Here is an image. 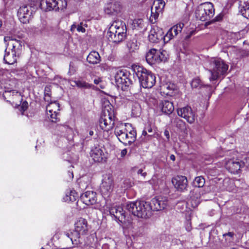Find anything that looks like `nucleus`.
Here are the masks:
<instances>
[{
  "instance_id": "nucleus-49",
  "label": "nucleus",
  "mask_w": 249,
  "mask_h": 249,
  "mask_svg": "<svg viewBox=\"0 0 249 249\" xmlns=\"http://www.w3.org/2000/svg\"><path fill=\"white\" fill-rule=\"evenodd\" d=\"M28 107V103L27 101H25L22 103L20 108H21V110L23 111H24L26 110H27Z\"/></svg>"
},
{
  "instance_id": "nucleus-25",
  "label": "nucleus",
  "mask_w": 249,
  "mask_h": 249,
  "mask_svg": "<svg viewBox=\"0 0 249 249\" xmlns=\"http://www.w3.org/2000/svg\"><path fill=\"white\" fill-rule=\"evenodd\" d=\"M29 5H24L20 7L18 11V16L20 21L26 23L29 21V18L32 14V11L29 9Z\"/></svg>"
},
{
  "instance_id": "nucleus-44",
  "label": "nucleus",
  "mask_w": 249,
  "mask_h": 249,
  "mask_svg": "<svg viewBox=\"0 0 249 249\" xmlns=\"http://www.w3.org/2000/svg\"><path fill=\"white\" fill-rule=\"evenodd\" d=\"M191 84L193 88H200L203 86L201 80L198 78H194L192 80Z\"/></svg>"
},
{
  "instance_id": "nucleus-19",
  "label": "nucleus",
  "mask_w": 249,
  "mask_h": 249,
  "mask_svg": "<svg viewBox=\"0 0 249 249\" xmlns=\"http://www.w3.org/2000/svg\"><path fill=\"white\" fill-rule=\"evenodd\" d=\"M111 26L115 27V30L119 34L118 41H122L126 36V27L125 23L122 21H115Z\"/></svg>"
},
{
  "instance_id": "nucleus-12",
  "label": "nucleus",
  "mask_w": 249,
  "mask_h": 249,
  "mask_svg": "<svg viewBox=\"0 0 249 249\" xmlns=\"http://www.w3.org/2000/svg\"><path fill=\"white\" fill-rule=\"evenodd\" d=\"M132 124L129 123L118 124L115 127L114 133L119 141L123 143L126 141V134L128 133V130L131 129Z\"/></svg>"
},
{
  "instance_id": "nucleus-61",
  "label": "nucleus",
  "mask_w": 249,
  "mask_h": 249,
  "mask_svg": "<svg viewBox=\"0 0 249 249\" xmlns=\"http://www.w3.org/2000/svg\"><path fill=\"white\" fill-rule=\"evenodd\" d=\"M94 134V132L92 130H90L89 132V134L90 136H92Z\"/></svg>"
},
{
  "instance_id": "nucleus-50",
  "label": "nucleus",
  "mask_w": 249,
  "mask_h": 249,
  "mask_svg": "<svg viewBox=\"0 0 249 249\" xmlns=\"http://www.w3.org/2000/svg\"><path fill=\"white\" fill-rule=\"evenodd\" d=\"M102 83V80L100 78H97L94 80V83L97 85H99V87L103 89V87L101 86V83Z\"/></svg>"
},
{
  "instance_id": "nucleus-45",
  "label": "nucleus",
  "mask_w": 249,
  "mask_h": 249,
  "mask_svg": "<svg viewBox=\"0 0 249 249\" xmlns=\"http://www.w3.org/2000/svg\"><path fill=\"white\" fill-rule=\"evenodd\" d=\"M174 123L175 124L177 127L179 129H182L185 125L184 122L178 118H176L174 120Z\"/></svg>"
},
{
  "instance_id": "nucleus-24",
  "label": "nucleus",
  "mask_w": 249,
  "mask_h": 249,
  "mask_svg": "<svg viewBox=\"0 0 249 249\" xmlns=\"http://www.w3.org/2000/svg\"><path fill=\"white\" fill-rule=\"evenodd\" d=\"M110 214L113 216L116 220L123 222L125 219V213L120 206H114L109 208Z\"/></svg>"
},
{
  "instance_id": "nucleus-60",
  "label": "nucleus",
  "mask_w": 249,
  "mask_h": 249,
  "mask_svg": "<svg viewBox=\"0 0 249 249\" xmlns=\"http://www.w3.org/2000/svg\"><path fill=\"white\" fill-rule=\"evenodd\" d=\"M170 158L173 161L175 160L176 159V157L174 155H171L170 157Z\"/></svg>"
},
{
  "instance_id": "nucleus-53",
  "label": "nucleus",
  "mask_w": 249,
  "mask_h": 249,
  "mask_svg": "<svg viewBox=\"0 0 249 249\" xmlns=\"http://www.w3.org/2000/svg\"><path fill=\"white\" fill-rule=\"evenodd\" d=\"M185 228H186V230L188 231H190L191 230V223L189 222V221H187L186 224V226H185Z\"/></svg>"
},
{
  "instance_id": "nucleus-38",
  "label": "nucleus",
  "mask_w": 249,
  "mask_h": 249,
  "mask_svg": "<svg viewBox=\"0 0 249 249\" xmlns=\"http://www.w3.org/2000/svg\"><path fill=\"white\" fill-rule=\"evenodd\" d=\"M46 9L51 11L55 10L56 11V7L57 6L56 0H46Z\"/></svg>"
},
{
  "instance_id": "nucleus-5",
  "label": "nucleus",
  "mask_w": 249,
  "mask_h": 249,
  "mask_svg": "<svg viewBox=\"0 0 249 249\" xmlns=\"http://www.w3.org/2000/svg\"><path fill=\"white\" fill-rule=\"evenodd\" d=\"M114 124V111L111 108V106H108L103 110L99 120V126L102 130L108 131L112 129Z\"/></svg>"
},
{
  "instance_id": "nucleus-34",
  "label": "nucleus",
  "mask_w": 249,
  "mask_h": 249,
  "mask_svg": "<svg viewBox=\"0 0 249 249\" xmlns=\"http://www.w3.org/2000/svg\"><path fill=\"white\" fill-rule=\"evenodd\" d=\"M78 197V195L75 191H71L66 194L64 199L65 201L73 202L76 200Z\"/></svg>"
},
{
  "instance_id": "nucleus-27",
  "label": "nucleus",
  "mask_w": 249,
  "mask_h": 249,
  "mask_svg": "<svg viewBox=\"0 0 249 249\" xmlns=\"http://www.w3.org/2000/svg\"><path fill=\"white\" fill-rule=\"evenodd\" d=\"M177 86L173 83H169L163 84L161 86V90L167 95L173 96L175 91L177 90Z\"/></svg>"
},
{
  "instance_id": "nucleus-23",
  "label": "nucleus",
  "mask_w": 249,
  "mask_h": 249,
  "mask_svg": "<svg viewBox=\"0 0 249 249\" xmlns=\"http://www.w3.org/2000/svg\"><path fill=\"white\" fill-rule=\"evenodd\" d=\"M74 230L82 235L86 234L89 231L87 220L83 218L77 219L74 224Z\"/></svg>"
},
{
  "instance_id": "nucleus-59",
  "label": "nucleus",
  "mask_w": 249,
  "mask_h": 249,
  "mask_svg": "<svg viewBox=\"0 0 249 249\" xmlns=\"http://www.w3.org/2000/svg\"><path fill=\"white\" fill-rule=\"evenodd\" d=\"M164 135L166 137L167 139L169 138V132L167 130L165 131L164 132Z\"/></svg>"
},
{
  "instance_id": "nucleus-22",
  "label": "nucleus",
  "mask_w": 249,
  "mask_h": 249,
  "mask_svg": "<svg viewBox=\"0 0 249 249\" xmlns=\"http://www.w3.org/2000/svg\"><path fill=\"white\" fill-rule=\"evenodd\" d=\"M90 156L95 162H105L107 159L103 149L99 146H96L91 149Z\"/></svg>"
},
{
  "instance_id": "nucleus-7",
  "label": "nucleus",
  "mask_w": 249,
  "mask_h": 249,
  "mask_svg": "<svg viewBox=\"0 0 249 249\" xmlns=\"http://www.w3.org/2000/svg\"><path fill=\"white\" fill-rule=\"evenodd\" d=\"M166 52L164 50H158L155 49L150 50L146 53L145 58L150 65L159 64L166 59Z\"/></svg>"
},
{
  "instance_id": "nucleus-40",
  "label": "nucleus",
  "mask_w": 249,
  "mask_h": 249,
  "mask_svg": "<svg viewBox=\"0 0 249 249\" xmlns=\"http://www.w3.org/2000/svg\"><path fill=\"white\" fill-rule=\"evenodd\" d=\"M16 96L20 98V93L15 90H12L10 91L6 90L3 94V97L5 99L7 97Z\"/></svg>"
},
{
  "instance_id": "nucleus-36",
  "label": "nucleus",
  "mask_w": 249,
  "mask_h": 249,
  "mask_svg": "<svg viewBox=\"0 0 249 249\" xmlns=\"http://www.w3.org/2000/svg\"><path fill=\"white\" fill-rule=\"evenodd\" d=\"M189 202L192 207L194 208L196 207L200 202V195L196 194V196H191Z\"/></svg>"
},
{
  "instance_id": "nucleus-51",
  "label": "nucleus",
  "mask_w": 249,
  "mask_h": 249,
  "mask_svg": "<svg viewBox=\"0 0 249 249\" xmlns=\"http://www.w3.org/2000/svg\"><path fill=\"white\" fill-rule=\"evenodd\" d=\"M153 135V134H152L148 135L147 130H146L145 128L144 129V130H143L142 133V135H143L144 136H147V139H148V140H149L150 138H151V136Z\"/></svg>"
},
{
  "instance_id": "nucleus-57",
  "label": "nucleus",
  "mask_w": 249,
  "mask_h": 249,
  "mask_svg": "<svg viewBox=\"0 0 249 249\" xmlns=\"http://www.w3.org/2000/svg\"><path fill=\"white\" fill-rule=\"evenodd\" d=\"M127 153V150L126 149H124L122 150L121 152V156L124 157V156Z\"/></svg>"
},
{
  "instance_id": "nucleus-16",
  "label": "nucleus",
  "mask_w": 249,
  "mask_h": 249,
  "mask_svg": "<svg viewBox=\"0 0 249 249\" xmlns=\"http://www.w3.org/2000/svg\"><path fill=\"white\" fill-rule=\"evenodd\" d=\"M172 182L175 188L180 192L186 190L188 186L187 178L184 176H177L173 178Z\"/></svg>"
},
{
  "instance_id": "nucleus-42",
  "label": "nucleus",
  "mask_w": 249,
  "mask_h": 249,
  "mask_svg": "<svg viewBox=\"0 0 249 249\" xmlns=\"http://www.w3.org/2000/svg\"><path fill=\"white\" fill-rule=\"evenodd\" d=\"M57 6L56 7V11L59 10L65 9L67 6V2L66 0H56Z\"/></svg>"
},
{
  "instance_id": "nucleus-18",
  "label": "nucleus",
  "mask_w": 249,
  "mask_h": 249,
  "mask_svg": "<svg viewBox=\"0 0 249 249\" xmlns=\"http://www.w3.org/2000/svg\"><path fill=\"white\" fill-rule=\"evenodd\" d=\"M122 5L120 2L113 1L107 3L105 7V12L110 15H116L121 11Z\"/></svg>"
},
{
  "instance_id": "nucleus-31",
  "label": "nucleus",
  "mask_w": 249,
  "mask_h": 249,
  "mask_svg": "<svg viewBox=\"0 0 249 249\" xmlns=\"http://www.w3.org/2000/svg\"><path fill=\"white\" fill-rule=\"evenodd\" d=\"M115 27L113 26L110 27L109 31L107 32V36L109 41L118 43L121 41H118V37L119 34L117 31L115 30Z\"/></svg>"
},
{
  "instance_id": "nucleus-55",
  "label": "nucleus",
  "mask_w": 249,
  "mask_h": 249,
  "mask_svg": "<svg viewBox=\"0 0 249 249\" xmlns=\"http://www.w3.org/2000/svg\"><path fill=\"white\" fill-rule=\"evenodd\" d=\"M124 183L126 184V185H125L124 186V187L125 188H127L131 186L130 185V182H129V181L128 180H127V179L124 180Z\"/></svg>"
},
{
  "instance_id": "nucleus-11",
  "label": "nucleus",
  "mask_w": 249,
  "mask_h": 249,
  "mask_svg": "<svg viewBox=\"0 0 249 249\" xmlns=\"http://www.w3.org/2000/svg\"><path fill=\"white\" fill-rule=\"evenodd\" d=\"M165 5V2L163 0H157L153 2L151 8V16L150 20L154 23L156 21L160 13H162Z\"/></svg>"
},
{
  "instance_id": "nucleus-37",
  "label": "nucleus",
  "mask_w": 249,
  "mask_h": 249,
  "mask_svg": "<svg viewBox=\"0 0 249 249\" xmlns=\"http://www.w3.org/2000/svg\"><path fill=\"white\" fill-rule=\"evenodd\" d=\"M127 47L129 50V52H134L138 49V45L137 44V40L135 39H133L128 41L127 43Z\"/></svg>"
},
{
  "instance_id": "nucleus-6",
  "label": "nucleus",
  "mask_w": 249,
  "mask_h": 249,
  "mask_svg": "<svg viewBox=\"0 0 249 249\" xmlns=\"http://www.w3.org/2000/svg\"><path fill=\"white\" fill-rule=\"evenodd\" d=\"M214 14L213 4L210 2L200 4L196 8L195 11L196 17L197 19L204 21L210 20Z\"/></svg>"
},
{
  "instance_id": "nucleus-56",
  "label": "nucleus",
  "mask_w": 249,
  "mask_h": 249,
  "mask_svg": "<svg viewBox=\"0 0 249 249\" xmlns=\"http://www.w3.org/2000/svg\"><path fill=\"white\" fill-rule=\"evenodd\" d=\"M138 174L142 175V176L144 177H145L147 175L146 172H143V170L142 169H139L138 171Z\"/></svg>"
},
{
  "instance_id": "nucleus-54",
  "label": "nucleus",
  "mask_w": 249,
  "mask_h": 249,
  "mask_svg": "<svg viewBox=\"0 0 249 249\" xmlns=\"http://www.w3.org/2000/svg\"><path fill=\"white\" fill-rule=\"evenodd\" d=\"M145 129L147 130V133L148 132L150 134L153 133V129L150 125L145 127Z\"/></svg>"
},
{
  "instance_id": "nucleus-47",
  "label": "nucleus",
  "mask_w": 249,
  "mask_h": 249,
  "mask_svg": "<svg viewBox=\"0 0 249 249\" xmlns=\"http://www.w3.org/2000/svg\"><path fill=\"white\" fill-rule=\"evenodd\" d=\"M51 89L49 87H46L44 90V99L46 101L49 102L51 96Z\"/></svg>"
},
{
  "instance_id": "nucleus-32",
  "label": "nucleus",
  "mask_w": 249,
  "mask_h": 249,
  "mask_svg": "<svg viewBox=\"0 0 249 249\" xmlns=\"http://www.w3.org/2000/svg\"><path fill=\"white\" fill-rule=\"evenodd\" d=\"M66 235L71 241L72 243L74 245H77L80 243V238L82 235L79 233L74 231L73 232H67Z\"/></svg>"
},
{
  "instance_id": "nucleus-52",
  "label": "nucleus",
  "mask_w": 249,
  "mask_h": 249,
  "mask_svg": "<svg viewBox=\"0 0 249 249\" xmlns=\"http://www.w3.org/2000/svg\"><path fill=\"white\" fill-rule=\"evenodd\" d=\"M135 107L137 108V110L135 111V110L133 108H132V112H133V113L135 114L136 115H137L138 114V113H139V111H140L139 105H138V104H136L135 105Z\"/></svg>"
},
{
  "instance_id": "nucleus-62",
  "label": "nucleus",
  "mask_w": 249,
  "mask_h": 249,
  "mask_svg": "<svg viewBox=\"0 0 249 249\" xmlns=\"http://www.w3.org/2000/svg\"><path fill=\"white\" fill-rule=\"evenodd\" d=\"M4 72L3 69H0V75H2Z\"/></svg>"
},
{
  "instance_id": "nucleus-15",
  "label": "nucleus",
  "mask_w": 249,
  "mask_h": 249,
  "mask_svg": "<svg viewBox=\"0 0 249 249\" xmlns=\"http://www.w3.org/2000/svg\"><path fill=\"white\" fill-rule=\"evenodd\" d=\"M178 114L185 119L189 123L192 124L195 120V113L189 106L178 109Z\"/></svg>"
},
{
  "instance_id": "nucleus-17",
  "label": "nucleus",
  "mask_w": 249,
  "mask_h": 249,
  "mask_svg": "<svg viewBox=\"0 0 249 249\" xmlns=\"http://www.w3.org/2000/svg\"><path fill=\"white\" fill-rule=\"evenodd\" d=\"M184 27V24L179 23L171 28L165 35H163V41L164 43L169 42L170 40L176 36L180 33Z\"/></svg>"
},
{
  "instance_id": "nucleus-30",
  "label": "nucleus",
  "mask_w": 249,
  "mask_h": 249,
  "mask_svg": "<svg viewBox=\"0 0 249 249\" xmlns=\"http://www.w3.org/2000/svg\"><path fill=\"white\" fill-rule=\"evenodd\" d=\"M87 60L90 64H97L100 62L101 57L97 52L92 51L88 55Z\"/></svg>"
},
{
  "instance_id": "nucleus-2",
  "label": "nucleus",
  "mask_w": 249,
  "mask_h": 249,
  "mask_svg": "<svg viewBox=\"0 0 249 249\" xmlns=\"http://www.w3.org/2000/svg\"><path fill=\"white\" fill-rule=\"evenodd\" d=\"M148 201L143 200L129 202L126 209L134 216L139 218H147L152 215V207Z\"/></svg>"
},
{
  "instance_id": "nucleus-28",
  "label": "nucleus",
  "mask_w": 249,
  "mask_h": 249,
  "mask_svg": "<svg viewBox=\"0 0 249 249\" xmlns=\"http://www.w3.org/2000/svg\"><path fill=\"white\" fill-rule=\"evenodd\" d=\"M160 107L162 112L166 114H171L174 110L173 104L167 100L162 101L160 104Z\"/></svg>"
},
{
  "instance_id": "nucleus-35",
  "label": "nucleus",
  "mask_w": 249,
  "mask_h": 249,
  "mask_svg": "<svg viewBox=\"0 0 249 249\" xmlns=\"http://www.w3.org/2000/svg\"><path fill=\"white\" fill-rule=\"evenodd\" d=\"M205 183V180L202 176L196 177L193 182L194 186L198 188L203 187Z\"/></svg>"
},
{
  "instance_id": "nucleus-13",
  "label": "nucleus",
  "mask_w": 249,
  "mask_h": 249,
  "mask_svg": "<svg viewBox=\"0 0 249 249\" xmlns=\"http://www.w3.org/2000/svg\"><path fill=\"white\" fill-rule=\"evenodd\" d=\"M59 104L56 102H51L46 107L47 116L52 122L56 123L59 121L57 112L59 110Z\"/></svg>"
},
{
  "instance_id": "nucleus-39",
  "label": "nucleus",
  "mask_w": 249,
  "mask_h": 249,
  "mask_svg": "<svg viewBox=\"0 0 249 249\" xmlns=\"http://www.w3.org/2000/svg\"><path fill=\"white\" fill-rule=\"evenodd\" d=\"M44 0L40 1V0H30L29 7L30 8H33L34 9H37L38 7H40L42 9V4Z\"/></svg>"
},
{
  "instance_id": "nucleus-63",
  "label": "nucleus",
  "mask_w": 249,
  "mask_h": 249,
  "mask_svg": "<svg viewBox=\"0 0 249 249\" xmlns=\"http://www.w3.org/2000/svg\"><path fill=\"white\" fill-rule=\"evenodd\" d=\"M88 249H95L92 247H89Z\"/></svg>"
},
{
  "instance_id": "nucleus-29",
  "label": "nucleus",
  "mask_w": 249,
  "mask_h": 249,
  "mask_svg": "<svg viewBox=\"0 0 249 249\" xmlns=\"http://www.w3.org/2000/svg\"><path fill=\"white\" fill-rule=\"evenodd\" d=\"M128 133H126V141L123 142V144L125 145H130L134 142L136 140V131L134 128L131 127V129L128 130Z\"/></svg>"
},
{
  "instance_id": "nucleus-33",
  "label": "nucleus",
  "mask_w": 249,
  "mask_h": 249,
  "mask_svg": "<svg viewBox=\"0 0 249 249\" xmlns=\"http://www.w3.org/2000/svg\"><path fill=\"white\" fill-rule=\"evenodd\" d=\"M87 27V25L86 22H80L79 23L77 24L76 23H74L71 26V31L73 32L74 31L75 29H76L77 31L78 32L85 33L86 31L85 27Z\"/></svg>"
},
{
  "instance_id": "nucleus-48",
  "label": "nucleus",
  "mask_w": 249,
  "mask_h": 249,
  "mask_svg": "<svg viewBox=\"0 0 249 249\" xmlns=\"http://www.w3.org/2000/svg\"><path fill=\"white\" fill-rule=\"evenodd\" d=\"M134 24L135 27L137 26L142 28V25L143 24V20L142 19H138L137 20H136L134 22Z\"/></svg>"
},
{
  "instance_id": "nucleus-26",
  "label": "nucleus",
  "mask_w": 249,
  "mask_h": 249,
  "mask_svg": "<svg viewBox=\"0 0 249 249\" xmlns=\"http://www.w3.org/2000/svg\"><path fill=\"white\" fill-rule=\"evenodd\" d=\"M239 12L242 15L249 18V0H240L239 4Z\"/></svg>"
},
{
  "instance_id": "nucleus-41",
  "label": "nucleus",
  "mask_w": 249,
  "mask_h": 249,
  "mask_svg": "<svg viewBox=\"0 0 249 249\" xmlns=\"http://www.w3.org/2000/svg\"><path fill=\"white\" fill-rule=\"evenodd\" d=\"M76 84L77 87L80 88L84 89H93L94 87V85L89 84L84 81H77L76 82Z\"/></svg>"
},
{
  "instance_id": "nucleus-9",
  "label": "nucleus",
  "mask_w": 249,
  "mask_h": 249,
  "mask_svg": "<svg viewBox=\"0 0 249 249\" xmlns=\"http://www.w3.org/2000/svg\"><path fill=\"white\" fill-rule=\"evenodd\" d=\"M249 158L245 159L244 161L239 159H230L226 161L225 164L226 168L231 173L237 174L244 166H249Z\"/></svg>"
},
{
  "instance_id": "nucleus-8",
  "label": "nucleus",
  "mask_w": 249,
  "mask_h": 249,
  "mask_svg": "<svg viewBox=\"0 0 249 249\" xmlns=\"http://www.w3.org/2000/svg\"><path fill=\"white\" fill-rule=\"evenodd\" d=\"M129 73L123 70H118L115 75V80L118 88L125 90L128 87L132 84V81L128 78Z\"/></svg>"
},
{
  "instance_id": "nucleus-46",
  "label": "nucleus",
  "mask_w": 249,
  "mask_h": 249,
  "mask_svg": "<svg viewBox=\"0 0 249 249\" xmlns=\"http://www.w3.org/2000/svg\"><path fill=\"white\" fill-rule=\"evenodd\" d=\"M115 245L113 241H110L108 243L104 244L102 246V249H115Z\"/></svg>"
},
{
  "instance_id": "nucleus-14",
  "label": "nucleus",
  "mask_w": 249,
  "mask_h": 249,
  "mask_svg": "<svg viewBox=\"0 0 249 249\" xmlns=\"http://www.w3.org/2000/svg\"><path fill=\"white\" fill-rule=\"evenodd\" d=\"M152 207V212L161 211L164 209L167 205L168 199L166 197L156 196L149 202Z\"/></svg>"
},
{
  "instance_id": "nucleus-43",
  "label": "nucleus",
  "mask_w": 249,
  "mask_h": 249,
  "mask_svg": "<svg viewBox=\"0 0 249 249\" xmlns=\"http://www.w3.org/2000/svg\"><path fill=\"white\" fill-rule=\"evenodd\" d=\"M78 68V62L76 61L71 62L69 66V73L71 75L73 74L76 71Z\"/></svg>"
},
{
  "instance_id": "nucleus-21",
  "label": "nucleus",
  "mask_w": 249,
  "mask_h": 249,
  "mask_svg": "<svg viewBox=\"0 0 249 249\" xmlns=\"http://www.w3.org/2000/svg\"><path fill=\"white\" fill-rule=\"evenodd\" d=\"M148 37L150 41L153 43L163 40V31L162 29L157 26H154L149 32Z\"/></svg>"
},
{
  "instance_id": "nucleus-10",
  "label": "nucleus",
  "mask_w": 249,
  "mask_h": 249,
  "mask_svg": "<svg viewBox=\"0 0 249 249\" xmlns=\"http://www.w3.org/2000/svg\"><path fill=\"white\" fill-rule=\"evenodd\" d=\"M114 187L113 178L110 174H106L103 176L102 183L101 186V192L105 196H108Z\"/></svg>"
},
{
  "instance_id": "nucleus-4",
  "label": "nucleus",
  "mask_w": 249,
  "mask_h": 249,
  "mask_svg": "<svg viewBox=\"0 0 249 249\" xmlns=\"http://www.w3.org/2000/svg\"><path fill=\"white\" fill-rule=\"evenodd\" d=\"M228 65L226 64L221 59H213L210 62V70L211 74L210 80H216L221 75H224L228 69Z\"/></svg>"
},
{
  "instance_id": "nucleus-64",
  "label": "nucleus",
  "mask_w": 249,
  "mask_h": 249,
  "mask_svg": "<svg viewBox=\"0 0 249 249\" xmlns=\"http://www.w3.org/2000/svg\"><path fill=\"white\" fill-rule=\"evenodd\" d=\"M2 25V21L1 20H0V27Z\"/></svg>"
},
{
  "instance_id": "nucleus-20",
  "label": "nucleus",
  "mask_w": 249,
  "mask_h": 249,
  "mask_svg": "<svg viewBox=\"0 0 249 249\" xmlns=\"http://www.w3.org/2000/svg\"><path fill=\"white\" fill-rule=\"evenodd\" d=\"M97 194L92 191H87L80 196L81 200L87 205H93L97 202Z\"/></svg>"
},
{
  "instance_id": "nucleus-3",
  "label": "nucleus",
  "mask_w": 249,
  "mask_h": 249,
  "mask_svg": "<svg viewBox=\"0 0 249 249\" xmlns=\"http://www.w3.org/2000/svg\"><path fill=\"white\" fill-rule=\"evenodd\" d=\"M133 70L143 88H151L155 84L156 76L151 71L141 66H136Z\"/></svg>"
},
{
  "instance_id": "nucleus-1",
  "label": "nucleus",
  "mask_w": 249,
  "mask_h": 249,
  "mask_svg": "<svg viewBox=\"0 0 249 249\" xmlns=\"http://www.w3.org/2000/svg\"><path fill=\"white\" fill-rule=\"evenodd\" d=\"M4 40L8 42L7 46L9 48H6L5 50L3 60L5 63L12 65L17 62L22 48L21 42L11 36H5Z\"/></svg>"
},
{
  "instance_id": "nucleus-58",
  "label": "nucleus",
  "mask_w": 249,
  "mask_h": 249,
  "mask_svg": "<svg viewBox=\"0 0 249 249\" xmlns=\"http://www.w3.org/2000/svg\"><path fill=\"white\" fill-rule=\"evenodd\" d=\"M226 235H228L230 237H232L233 235V233L232 232H229L227 233H226L225 234H224V236H226Z\"/></svg>"
}]
</instances>
